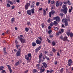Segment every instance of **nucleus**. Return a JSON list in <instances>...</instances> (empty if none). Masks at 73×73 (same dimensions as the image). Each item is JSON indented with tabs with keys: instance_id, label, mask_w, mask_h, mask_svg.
I'll use <instances>...</instances> for the list:
<instances>
[{
	"instance_id": "774afa93",
	"label": "nucleus",
	"mask_w": 73,
	"mask_h": 73,
	"mask_svg": "<svg viewBox=\"0 0 73 73\" xmlns=\"http://www.w3.org/2000/svg\"><path fill=\"white\" fill-rule=\"evenodd\" d=\"M72 10L70 9H69L68 12L69 13H70L72 11Z\"/></svg>"
},
{
	"instance_id": "a18cd8bd",
	"label": "nucleus",
	"mask_w": 73,
	"mask_h": 73,
	"mask_svg": "<svg viewBox=\"0 0 73 73\" xmlns=\"http://www.w3.org/2000/svg\"><path fill=\"white\" fill-rule=\"evenodd\" d=\"M60 16H61V17L62 18L64 15V14H63L62 13L60 14Z\"/></svg>"
},
{
	"instance_id": "f3484780",
	"label": "nucleus",
	"mask_w": 73,
	"mask_h": 73,
	"mask_svg": "<svg viewBox=\"0 0 73 73\" xmlns=\"http://www.w3.org/2000/svg\"><path fill=\"white\" fill-rule=\"evenodd\" d=\"M64 22L65 23L64 25L66 26V27H67L68 25V22L67 21H64Z\"/></svg>"
},
{
	"instance_id": "cd10ccee",
	"label": "nucleus",
	"mask_w": 73,
	"mask_h": 73,
	"mask_svg": "<svg viewBox=\"0 0 73 73\" xmlns=\"http://www.w3.org/2000/svg\"><path fill=\"white\" fill-rule=\"evenodd\" d=\"M32 46H35L36 45V43L35 42H33L32 43Z\"/></svg>"
},
{
	"instance_id": "bf43d9fd",
	"label": "nucleus",
	"mask_w": 73,
	"mask_h": 73,
	"mask_svg": "<svg viewBox=\"0 0 73 73\" xmlns=\"http://www.w3.org/2000/svg\"><path fill=\"white\" fill-rule=\"evenodd\" d=\"M6 48L5 47H4L3 48V52H6Z\"/></svg>"
},
{
	"instance_id": "c756f323",
	"label": "nucleus",
	"mask_w": 73,
	"mask_h": 73,
	"mask_svg": "<svg viewBox=\"0 0 73 73\" xmlns=\"http://www.w3.org/2000/svg\"><path fill=\"white\" fill-rule=\"evenodd\" d=\"M67 3L69 5H71V3L70 1L68 0V1H67Z\"/></svg>"
},
{
	"instance_id": "6e6d98bb",
	"label": "nucleus",
	"mask_w": 73,
	"mask_h": 73,
	"mask_svg": "<svg viewBox=\"0 0 73 73\" xmlns=\"http://www.w3.org/2000/svg\"><path fill=\"white\" fill-rule=\"evenodd\" d=\"M59 38L61 40H63V38L62 35H61L59 37Z\"/></svg>"
},
{
	"instance_id": "338daca9",
	"label": "nucleus",
	"mask_w": 73,
	"mask_h": 73,
	"mask_svg": "<svg viewBox=\"0 0 73 73\" xmlns=\"http://www.w3.org/2000/svg\"><path fill=\"white\" fill-rule=\"evenodd\" d=\"M15 6H13L11 7L12 9H14L15 8Z\"/></svg>"
},
{
	"instance_id": "c85d7f7f",
	"label": "nucleus",
	"mask_w": 73,
	"mask_h": 73,
	"mask_svg": "<svg viewBox=\"0 0 73 73\" xmlns=\"http://www.w3.org/2000/svg\"><path fill=\"white\" fill-rule=\"evenodd\" d=\"M34 4H32L31 5V8H34L35 7V6L34 5Z\"/></svg>"
},
{
	"instance_id": "3c124183",
	"label": "nucleus",
	"mask_w": 73,
	"mask_h": 73,
	"mask_svg": "<svg viewBox=\"0 0 73 73\" xmlns=\"http://www.w3.org/2000/svg\"><path fill=\"white\" fill-rule=\"evenodd\" d=\"M27 25H31V22H27Z\"/></svg>"
},
{
	"instance_id": "e433bc0d",
	"label": "nucleus",
	"mask_w": 73,
	"mask_h": 73,
	"mask_svg": "<svg viewBox=\"0 0 73 73\" xmlns=\"http://www.w3.org/2000/svg\"><path fill=\"white\" fill-rule=\"evenodd\" d=\"M46 15V11L44 9L43 10V15Z\"/></svg>"
},
{
	"instance_id": "864d4df0",
	"label": "nucleus",
	"mask_w": 73,
	"mask_h": 73,
	"mask_svg": "<svg viewBox=\"0 0 73 73\" xmlns=\"http://www.w3.org/2000/svg\"><path fill=\"white\" fill-rule=\"evenodd\" d=\"M31 53H29L28 55V56L29 57H31Z\"/></svg>"
},
{
	"instance_id": "49530a36",
	"label": "nucleus",
	"mask_w": 73,
	"mask_h": 73,
	"mask_svg": "<svg viewBox=\"0 0 73 73\" xmlns=\"http://www.w3.org/2000/svg\"><path fill=\"white\" fill-rule=\"evenodd\" d=\"M29 30V29L28 28L26 27L25 28V31L26 32H27Z\"/></svg>"
},
{
	"instance_id": "4468645a",
	"label": "nucleus",
	"mask_w": 73,
	"mask_h": 73,
	"mask_svg": "<svg viewBox=\"0 0 73 73\" xmlns=\"http://www.w3.org/2000/svg\"><path fill=\"white\" fill-rule=\"evenodd\" d=\"M62 40L64 41H67L68 40L67 37V36L64 37V38H63V39Z\"/></svg>"
},
{
	"instance_id": "dca6fc26",
	"label": "nucleus",
	"mask_w": 73,
	"mask_h": 73,
	"mask_svg": "<svg viewBox=\"0 0 73 73\" xmlns=\"http://www.w3.org/2000/svg\"><path fill=\"white\" fill-rule=\"evenodd\" d=\"M68 35V36L70 35V37H72L73 36V34L72 33H69L68 35Z\"/></svg>"
},
{
	"instance_id": "423d86ee",
	"label": "nucleus",
	"mask_w": 73,
	"mask_h": 73,
	"mask_svg": "<svg viewBox=\"0 0 73 73\" xmlns=\"http://www.w3.org/2000/svg\"><path fill=\"white\" fill-rule=\"evenodd\" d=\"M54 19H55V20L57 22H59L60 21V18L58 16L55 17Z\"/></svg>"
},
{
	"instance_id": "58836bf2",
	"label": "nucleus",
	"mask_w": 73,
	"mask_h": 73,
	"mask_svg": "<svg viewBox=\"0 0 73 73\" xmlns=\"http://www.w3.org/2000/svg\"><path fill=\"white\" fill-rule=\"evenodd\" d=\"M55 3V1L54 0H53L51 2V3L52 4H54Z\"/></svg>"
},
{
	"instance_id": "0e129e2a",
	"label": "nucleus",
	"mask_w": 73,
	"mask_h": 73,
	"mask_svg": "<svg viewBox=\"0 0 73 73\" xmlns=\"http://www.w3.org/2000/svg\"><path fill=\"white\" fill-rule=\"evenodd\" d=\"M66 7V5H63V6H62V8H65Z\"/></svg>"
},
{
	"instance_id": "2eb2a0df",
	"label": "nucleus",
	"mask_w": 73,
	"mask_h": 73,
	"mask_svg": "<svg viewBox=\"0 0 73 73\" xmlns=\"http://www.w3.org/2000/svg\"><path fill=\"white\" fill-rule=\"evenodd\" d=\"M53 70H52L50 71L49 70H46V73H51L53 72Z\"/></svg>"
},
{
	"instance_id": "7c9ffc66",
	"label": "nucleus",
	"mask_w": 73,
	"mask_h": 73,
	"mask_svg": "<svg viewBox=\"0 0 73 73\" xmlns=\"http://www.w3.org/2000/svg\"><path fill=\"white\" fill-rule=\"evenodd\" d=\"M38 38L39 39L40 41H42V37L41 36L40 37H38Z\"/></svg>"
},
{
	"instance_id": "603ef678",
	"label": "nucleus",
	"mask_w": 73,
	"mask_h": 73,
	"mask_svg": "<svg viewBox=\"0 0 73 73\" xmlns=\"http://www.w3.org/2000/svg\"><path fill=\"white\" fill-rule=\"evenodd\" d=\"M32 3H33V5H35V1H32Z\"/></svg>"
},
{
	"instance_id": "37998d69",
	"label": "nucleus",
	"mask_w": 73,
	"mask_h": 73,
	"mask_svg": "<svg viewBox=\"0 0 73 73\" xmlns=\"http://www.w3.org/2000/svg\"><path fill=\"white\" fill-rule=\"evenodd\" d=\"M41 25L42 27V28H43L45 26V25H44V23L41 24Z\"/></svg>"
},
{
	"instance_id": "0eeeda50",
	"label": "nucleus",
	"mask_w": 73,
	"mask_h": 73,
	"mask_svg": "<svg viewBox=\"0 0 73 73\" xmlns=\"http://www.w3.org/2000/svg\"><path fill=\"white\" fill-rule=\"evenodd\" d=\"M68 65L69 66H71V65L72 63V60L71 59H69L68 61Z\"/></svg>"
},
{
	"instance_id": "ea45409f",
	"label": "nucleus",
	"mask_w": 73,
	"mask_h": 73,
	"mask_svg": "<svg viewBox=\"0 0 73 73\" xmlns=\"http://www.w3.org/2000/svg\"><path fill=\"white\" fill-rule=\"evenodd\" d=\"M53 25L54 24H53L52 22H51L50 24V26L51 27H52V26H53Z\"/></svg>"
},
{
	"instance_id": "680f3d73",
	"label": "nucleus",
	"mask_w": 73,
	"mask_h": 73,
	"mask_svg": "<svg viewBox=\"0 0 73 73\" xmlns=\"http://www.w3.org/2000/svg\"><path fill=\"white\" fill-rule=\"evenodd\" d=\"M54 30L55 31H57L58 30V28L57 27H55V28H54Z\"/></svg>"
},
{
	"instance_id": "a19ab883",
	"label": "nucleus",
	"mask_w": 73,
	"mask_h": 73,
	"mask_svg": "<svg viewBox=\"0 0 73 73\" xmlns=\"http://www.w3.org/2000/svg\"><path fill=\"white\" fill-rule=\"evenodd\" d=\"M40 3L39 2H36V5L37 7H38Z\"/></svg>"
},
{
	"instance_id": "69168bd1",
	"label": "nucleus",
	"mask_w": 73,
	"mask_h": 73,
	"mask_svg": "<svg viewBox=\"0 0 73 73\" xmlns=\"http://www.w3.org/2000/svg\"><path fill=\"white\" fill-rule=\"evenodd\" d=\"M51 3V1L50 0H48V4H49L50 3Z\"/></svg>"
},
{
	"instance_id": "8fccbe9b",
	"label": "nucleus",
	"mask_w": 73,
	"mask_h": 73,
	"mask_svg": "<svg viewBox=\"0 0 73 73\" xmlns=\"http://www.w3.org/2000/svg\"><path fill=\"white\" fill-rule=\"evenodd\" d=\"M47 40L48 41V43H50V44L51 43V41L48 38H47Z\"/></svg>"
},
{
	"instance_id": "ddd939ff",
	"label": "nucleus",
	"mask_w": 73,
	"mask_h": 73,
	"mask_svg": "<svg viewBox=\"0 0 73 73\" xmlns=\"http://www.w3.org/2000/svg\"><path fill=\"white\" fill-rule=\"evenodd\" d=\"M27 13L29 15H31V10H28L27 11Z\"/></svg>"
},
{
	"instance_id": "f03ea898",
	"label": "nucleus",
	"mask_w": 73,
	"mask_h": 73,
	"mask_svg": "<svg viewBox=\"0 0 73 73\" xmlns=\"http://www.w3.org/2000/svg\"><path fill=\"white\" fill-rule=\"evenodd\" d=\"M63 3L62 2H58L57 1L56 2V6L57 7L61 6L62 5Z\"/></svg>"
},
{
	"instance_id": "6e6552de",
	"label": "nucleus",
	"mask_w": 73,
	"mask_h": 73,
	"mask_svg": "<svg viewBox=\"0 0 73 73\" xmlns=\"http://www.w3.org/2000/svg\"><path fill=\"white\" fill-rule=\"evenodd\" d=\"M41 48V46H39L38 47H37L36 49H35V52H38V51L40 50Z\"/></svg>"
},
{
	"instance_id": "a878e982",
	"label": "nucleus",
	"mask_w": 73,
	"mask_h": 73,
	"mask_svg": "<svg viewBox=\"0 0 73 73\" xmlns=\"http://www.w3.org/2000/svg\"><path fill=\"white\" fill-rule=\"evenodd\" d=\"M4 67L3 66H0V70H4Z\"/></svg>"
},
{
	"instance_id": "f704fd0d",
	"label": "nucleus",
	"mask_w": 73,
	"mask_h": 73,
	"mask_svg": "<svg viewBox=\"0 0 73 73\" xmlns=\"http://www.w3.org/2000/svg\"><path fill=\"white\" fill-rule=\"evenodd\" d=\"M63 3L65 5H67V2L66 1V0H64L63 2Z\"/></svg>"
},
{
	"instance_id": "09e8293b",
	"label": "nucleus",
	"mask_w": 73,
	"mask_h": 73,
	"mask_svg": "<svg viewBox=\"0 0 73 73\" xmlns=\"http://www.w3.org/2000/svg\"><path fill=\"white\" fill-rule=\"evenodd\" d=\"M52 51L54 52H55L56 51V50L54 48H53L52 49Z\"/></svg>"
},
{
	"instance_id": "f257e3e1",
	"label": "nucleus",
	"mask_w": 73,
	"mask_h": 73,
	"mask_svg": "<svg viewBox=\"0 0 73 73\" xmlns=\"http://www.w3.org/2000/svg\"><path fill=\"white\" fill-rule=\"evenodd\" d=\"M70 18L69 17H68L67 16H66V18H63L62 20V22H63L64 21H66L67 22H68V21H69L70 22Z\"/></svg>"
},
{
	"instance_id": "4c0bfd02",
	"label": "nucleus",
	"mask_w": 73,
	"mask_h": 73,
	"mask_svg": "<svg viewBox=\"0 0 73 73\" xmlns=\"http://www.w3.org/2000/svg\"><path fill=\"white\" fill-rule=\"evenodd\" d=\"M14 19L13 18H12L11 21V23H13L15 22V20H14Z\"/></svg>"
},
{
	"instance_id": "5701e85b",
	"label": "nucleus",
	"mask_w": 73,
	"mask_h": 73,
	"mask_svg": "<svg viewBox=\"0 0 73 73\" xmlns=\"http://www.w3.org/2000/svg\"><path fill=\"white\" fill-rule=\"evenodd\" d=\"M31 12H32V13L33 14L35 13V9L34 8H33L32 9H31Z\"/></svg>"
},
{
	"instance_id": "393cba45",
	"label": "nucleus",
	"mask_w": 73,
	"mask_h": 73,
	"mask_svg": "<svg viewBox=\"0 0 73 73\" xmlns=\"http://www.w3.org/2000/svg\"><path fill=\"white\" fill-rule=\"evenodd\" d=\"M62 33L61 32V31H59L56 34L57 35H59L60 34H61Z\"/></svg>"
},
{
	"instance_id": "72a5a7b5",
	"label": "nucleus",
	"mask_w": 73,
	"mask_h": 73,
	"mask_svg": "<svg viewBox=\"0 0 73 73\" xmlns=\"http://www.w3.org/2000/svg\"><path fill=\"white\" fill-rule=\"evenodd\" d=\"M58 24V23L57 22H56V21H54L53 25H57Z\"/></svg>"
},
{
	"instance_id": "1a4fd4ad",
	"label": "nucleus",
	"mask_w": 73,
	"mask_h": 73,
	"mask_svg": "<svg viewBox=\"0 0 73 73\" xmlns=\"http://www.w3.org/2000/svg\"><path fill=\"white\" fill-rule=\"evenodd\" d=\"M35 43H36L37 44L40 45L41 44V41L39 39H37L35 41Z\"/></svg>"
},
{
	"instance_id": "4d7b16f0",
	"label": "nucleus",
	"mask_w": 73,
	"mask_h": 73,
	"mask_svg": "<svg viewBox=\"0 0 73 73\" xmlns=\"http://www.w3.org/2000/svg\"><path fill=\"white\" fill-rule=\"evenodd\" d=\"M16 47H17V49L18 48V47H20V45L19 44L18 45V44H16Z\"/></svg>"
},
{
	"instance_id": "a211bd4d",
	"label": "nucleus",
	"mask_w": 73,
	"mask_h": 73,
	"mask_svg": "<svg viewBox=\"0 0 73 73\" xmlns=\"http://www.w3.org/2000/svg\"><path fill=\"white\" fill-rule=\"evenodd\" d=\"M29 57L27 56V55H26L25 56V59L27 60H29Z\"/></svg>"
},
{
	"instance_id": "c9c22d12",
	"label": "nucleus",
	"mask_w": 73,
	"mask_h": 73,
	"mask_svg": "<svg viewBox=\"0 0 73 73\" xmlns=\"http://www.w3.org/2000/svg\"><path fill=\"white\" fill-rule=\"evenodd\" d=\"M52 32V31L51 30H50L49 31H48V33L49 34V35L50 34V33H51Z\"/></svg>"
},
{
	"instance_id": "39448f33",
	"label": "nucleus",
	"mask_w": 73,
	"mask_h": 73,
	"mask_svg": "<svg viewBox=\"0 0 73 73\" xmlns=\"http://www.w3.org/2000/svg\"><path fill=\"white\" fill-rule=\"evenodd\" d=\"M55 13V11L52 10L50 12H49V15L50 17H51V15H54V13Z\"/></svg>"
},
{
	"instance_id": "6ab92c4d",
	"label": "nucleus",
	"mask_w": 73,
	"mask_h": 73,
	"mask_svg": "<svg viewBox=\"0 0 73 73\" xmlns=\"http://www.w3.org/2000/svg\"><path fill=\"white\" fill-rule=\"evenodd\" d=\"M52 45L53 46H55L56 45V42L54 41L52 42Z\"/></svg>"
},
{
	"instance_id": "aec40b11",
	"label": "nucleus",
	"mask_w": 73,
	"mask_h": 73,
	"mask_svg": "<svg viewBox=\"0 0 73 73\" xmlns=\"http://www.w3.org/2000/svg\"><path fill=\"white\" fill-rule=\"evenodd\" d=\"M8 3H9L11 5H13V2H12L11 1L8 0Z\"/></svg>"
},
{
	"instance_id": "de8ad7c7",
	"label": "nucleus",
	"mask_w": 73,
	"mask_h": 73,
	"mask_svg": "<svg viewBox=\"0 0 73 73\" xmlns=\"http://www.w3.org/2000/svg\"><path fill=\"white\" fill-rule=\"evenodd\" d=\"M7 7L9 8V7H11L10 5V4H9V3H7Z\"/></svg>"
},
{
	"instance_id": "20e7f679",
	"label": "nucleus",
	"mask_w": 73,
	"mask_h": 73,
	"mask_svg": "<svg viewBox=\"0 0 73 73\" xmlns=\"http://www.w3.org/2000/svg\"><path fill=\"white\" fill-rule=\"evenodd\" d=\"M30 4L29 3H27L25 5V9L27 10L29 9V6L30 5Z\"/></svg>"
},
{
	"instance_id": "79ce46f5",
	"label": "nucleus",
	"mask_w": 73,
	"mask_h": 73,
	"mask_svg": "<svg viewBox=\"0 0 73 73\" xmlns=\"http://www.w3.org/2000/svg\"><path fill=\"white\" fill-rule=\"evenodd\" d=\"M37 72V70L36 69H34L33 71V73H35Z\"/></svg>"
},
{
	"instance_id": "13d9d810",
	"label": "nucleus",
	"mask_w": 73,
	"mask_h": 73,
	"mask_svg": "<svg viewBox=\"0 0 73 73\" xmlns=\"http://www.w3.org/2000/svg\"><path fill=\"white\" fill-rule=\"evenodd\" d=\"M63 68H62V69H61L60 71V72H62L63 71Z\"/></svg>"
},
{
	"instance_id": "412c9836",
	"label": "nucleus",
	"mask_w": 73,
	"mask_h": 73,
	"mask_svg": "<svg viewBox=\"0 0 73 73\" xmlns=\"http://www.w3.org/2000/svg\"><path fill=\"white\" fill-rule=\"evenodd\" d=\"M40 73H42V72H44L45 69L43 68V69H40Z\"/></svg>"
},
{
	"instance_id": "2f4dec72",
	"label": "nucleus",
	"mask_w": 73,
	"mask_h": 73,
	"mask_svg": "<svg viewBox=\"0 0 73 73\" xmlns=\"http://www.w3.org/2000/svg\"><path fill=\"white\" fill-rule=\"evenodd\" d=\"M43 65L45 67V68H46L47 66V65L46 63H42Z\"/></svg>"
},
{
	"instance_id": "473e14b6",
	"label": "nucleus",
	"mask_w": 73,
	"mask_h": 73,
	"mask_svg": "<svg viewBox=\"0 0 73 73\" xmlns=\"http://www.w3.org/2000/svg\"><path fill=\"white\" fill-rule=\"evenodd\" d=\"M45 58L47 60V61H49L50 60V59L49 57H48L47 56H45Z\"/></svg>"
},
{
	"instance_id": "9b49d317",
	"label": "nucleus",
	"mask_w": 73,
	"mask_h": 73,
	"mask_svg": "<svg viewBox=\"0 0 73 73\" xmlns=\"http://www.w3.org/2000/svg\"><path fill=\"white\" fill-rule=\"evenodd\" d=\"M21 51H18L16 53L17 56H21Z\"/></svg>"
},
{
	"instance_id": "4be33fe9",
	"label": "nucleus",
	"mask_w": 73,
	"mask_h": 73,
	"mask_svg": "<svg viewBox=\"0 0 73 73\" xmlns=\"http://www.w3.org/2000/svg\"><path fill=\"white\" fill-rule=\"evenodd\" d=\"M42 56V53H41L40 54L39 56V60H40Z\"/></svg>"
},
{
	"instance_id": "9d476101",
	"label": "nucleus",
	"mask_w": 73,
	"mask_h": 73,
	"mask_svg": "<svg viewBox=\"0 0 73 73\" xmlns=\"http://www.w3.org/2000/svg\"><path fill=\"white\" fill-rule=\"evenodd\" d=\"M19 40H20V41L22 43H25V40L24 39L21 38H19Z\"/></svg>"
},
{
	"instance_id": "b1692460",
	"label": "nucleus",
	"mask_w": 73,
	"mask_h": 73,
	"mask_svg": "<svg viewBox=\"0 0 73 73\" xmlns=\"http://www.w3.org/2000/svg\"><path fill=\"white\" fill-rule=\"evenodd\" d=\"M19 64H20L19 62L18 61V62H16L15 65L16 66H17L18 65H19Z\"/></svg>"
},
{
	"instance_id": "f8f14e48",
	"label": "nucleus",
	"mask_w": 73,
	"mask_h": 73,
	"mask_svg": "<svg viewBox=\"0 0 73 73\" xmlns=\"http://www.w3.org/2000/svg\"><path fill=\"white\" fill-rule=\"evenodd\" d=\"M7 66L8 67V69H9V71L10 72V73H11L12 72V69H11V66L9 65H7Z\"/></svg>"
},
{
	"instance_id": "c03bdc74",
	"label": "nucleus",
	"mask_w": 73,
	"mask_h": 73,
	"mask_svg": "<svg viewBox=\"0 0 73 73\" xmlns=\"http://www.w3.org/2000/svg\"><path fill=\"white\" fill-rule=\"evenodd\" d=\"M3 53H3V54L5 55H6L8 54V53L6 51L3 52Z\"/></svg>"
},
{
	"instance_id": "e2e57ef3",
	"label": "nucleus",
	"mask_w": 73,
	"mask_h": 73,
	"mask_svg": "<svg viewBox=\"0 0 73 73\" xmlns=\"http://www.w3.org/2000/svg\"><path fill=\"white\" fill-rule=\"evenodd\" d=\"M6 71L5 70H2V71H1V72L2 73H3L4 72H5Z\"/></svg>"
},
{
	"instance_id": "052dcab7",
	"label": "nucleus",
	"mask_w": 73,
	"mask_h": 73,
	"mask_svg": "<svg viewBox=\"0 0 73 73\" xmlns=\"http://www.w3.org/2000/svg\"><path fill=\"white\" fill-rule=\"evenodd\" d=\"M48 22V23H50V22H51V20H50V19L49 18L48 19V20L47 21Z\"/></svg>"
},
{
	"instance_id": "bb28decb",
	"label": "nucleus",
	"mask_w": 73,
	"mask_h": 73,
	"mask_svg": "<svg viewBox=\"0 0 73 73\" xmlns=\"http://www.w3.org/2000/svg\"><path fill=\"white\" fill-rule=\"evenodd\" d=\"M70 30H68L67 31V32H66V34L67 35H68L69 34H70Z\"/></svg>"
},
{
	"instance_id": "5fc2aeb1",
	"label": "nucleus",
	"mask_w": 73,
	"mask_h": 73,
	"mask_svg": "<svg viewBox=\"0 0 73 73\" xmlns=\"http://www.w3.org/2000/svg\"><path fill=\"white\" fill-rule=\"evenodd\" d=\"M57 64H58V62H57V61L56 60H55L54 61V64L55 65H57Z\"/></svg>"
},
{
	"instance_id": "7ed1b4c3",
	"label": "nucleus",
	"mask_w": 73,
	"mask_h": 73,
	"mask_svg": "<svg viewBox=\"0 0 73 73\" xmlns=\"http://www.w3.org/2000/svg\"><path fill=\"white\" fill-rule=\"evenodd\" d=\"M68 10V8L67 7H66L65 8H64L63 9H62L61 11L63 12L64 14H66L67 13Z\"/></svg>"
}]
</instances>
